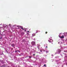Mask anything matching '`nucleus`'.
<instances>
[{
  "label": "nucleus",
  "mask_w": 67,
  "mask_h": 67,
  "mask_svg": "<svg viewBox=\"0 0 67 67\" xmlns=\"http://www.w3.org/2000/svg\"><path fill=\"white\" fill-rule=\"evenodd\" d=\"M31 44L32 45H35V42L34 41H32L31 42Z\"/></svg>",
  "instance_id": "obj_1"
},
{
  "label": "nucleus",
  "mask_w": 67,
  "mask_h": 67,
  "mask_svg": "<svg viewBox=\"0 0 67 67\" xmlns=\"http://www.w3.org/2000/svg\"><path fill=\"white\" fill-rule=\"evenodd\" d=\"M59 36L60 38H64V35H63L61 37H60Z\"/></svg>",
  "instance_id": "obj_2"
},
{
  "label": "nucleus",
  "mask_w": 67,
  "mask_h": 67,
  "mask_svg": "<svg viewBox=\"0 0 67 67\" xmlns=\"http://www.w3.org/2000/svg\"><path fill=\"white\" fill-rule=\"evenodd\" d=\"M32 36H35V34L34 33L32 34Z\"/></svg>",
  "instance_id": "obj_3"
},
{
  "label": "nucleus",
  "mask_w": 67,
  "mask_h": 67,
  "mask_svg": "<svg viewBox=\"0 0 67 67\" xmlns=\"http://www.w3.org/2000/svg\"><path fill=\"white\" fill-rule=\"evenodd\" d=\"M20 27L21 28V29L23 30H24V29H23V27L22 26H20Z\"/></svg>",
  "instance_id": "obj_4"
},
{
  "label": "nucleus",
  "mask_w": 67,
  "mask_h": 67,
  "mask_svg": "<svg viewBox=\"0 0 67 67\" xmlns=\"http://www.w3.org/2000/svg\"><path fill=\"white\" fill-rule=\"evenodd\" d=\"M12 46L13 47H14L15 46L14 44H11Z\"/></svg>",
  "instance_id": "obj_5"
},
{
  "label": "nucleus",
  "mask_w": 67,
  "mask_h": 67,
  "mask_svg": "<svg viewBox=\"0 0 67 67\" xmlns=\"http://www.w3.org/2000/svg\"><path fill=\"white\" fill-rule=\"evenodd\" d=\"M58 52L59 53H60V49H58Z\"/></svg>",
  "instance_id": "obj_6"
},
{
  "label": "nucleus",
  "mask_w": 67,
  "mask_h": 67,
  "mask_svg": "<svg viewBox=\"0 0 67 67\" xmlns=\"http://www.w3.org/2000/svg\"><path fill=\"white\" fill-rule=\"evenodd\" d=\"M43 66H45V67H46V64H44L43 65Z\"/></svg>",
  "instance_id": "obj_7"
},
{
  "label": "nucleus",
  "mask_w": 67,
  "mask_h": 67,
  "mask_svg": "<svg viewBox=\"0 0 67 67\" xmlns=\"http://www.w3.org/2000/svg\"><path fill=\"white\" fill-rule=\"evenodd\" d=\"M40 46H37V47L38 48H40V47H39Z\"/></svg>",
  "instance_id": "obj_8"
},
{
  "label": "nucleus",
  "mask_w": 67,
  "mask_h": 67,
  "mask_svg": "<svg viewBox=\"0 0 67 67\" xmlns=\"http://www.w3.org/2000/svg\"><path fill=\"white\" fill-rule=\"evenodd\" d=\"M1 39H2V37H0V40H1Z\"/></svg>",
  "instance_id": "obj_9"
},
{
  "label": "nucleus",
  "mask_w": 67,
  "mask_h": 67,
  "mask_svg": "<svg viewBox=\"0 0 67 67\" xmlns=\"http://www.w3.org/2000/svg\"><path fill=\"white\" fill-rule=\"evenodd\" d=\"M18 52V51H17V50H16L15 51V53H16V52Z\"/></svg>",
  "instance_id": "obj_10"
},
{
  "label": "nucleus",
  "mask_w": 67,
  "mask_h": 67,
  "mask_svg": "<svg viewBox=\"0 0 67 67\" xmlns=\"http://www.w3.org/2000/svg\"><path fill=\"white\" fill-rule=\"evenodd\" d=\"M45 33L46 34H47V32H46Z\"/></svg>",
  "instance_id": "obj_11"
},
{
  "label": "nucleus",
  "mask_w": 67,
  "mask_h": 67,
  "mask_svg": "<svg viewBox=\"0 0 67 67\" xmlns=\"http://www.w3.org/2000/svg\"><path fill=\"white\" fill-rule=\"evenodd\" d=\"M33 56H35V54H33Z\"/></svg>",
  "instance_id": "obj_12"
},
{
  "label": "nucleus",
  "mask_w": 67,
  "mask_h": 67,
  "mask_svg": "<svg viewBox=\"0 0 67 67\" xmlns=\"http://www.w3.org/2000/svg\"><path fill=\"white\" fill-rule=\"evenodd\" d=\"M17 51L18 52H20V51L19 50H17Z\"/></svg>",
  "instance_id": "obj_13"
},
{
  "label": "nucleus",
  "mask_w": 67,
  "mask_h": 67,
  "mask_svg": "<svg viewBox=\"0 0 67 67\" xmlns=\"http://www.w3.org/2000/svg\"><path fill=\"white\" fill-rule=\"evenodd\" d=\"M40 51L41 52H42V50H40Z\"/></svg>",
  "instance_id": "obj_14"
},
{
  "label": "nucleus",
  "mask_w": 67,
  "mask_h": 67,
  "mask_svg": "<svg viewBox=\"0 0 67 67\" xmlns=\"http://www.w3.org/2000/svg\"><path fill=\"white\" fill-rule=\"evenodd\" d=\"M29 57V58H31V56Z\"/></svg>",
  "instance_id": "obj_15"
},
{
  "label": "nucleus",
  "mask_w": 67,
  "mask_h": 67,
  "mask_svg": "<svg viewBox=\"0 0 67 67\" xmlns=\"http://www.w3.org/2000/svg\"><path fill=\"white\" fill-rule=\"evenodd\" d=\"M27 32L28 33H29V31H27Z\"/></svg>",
  "instance_id": "obj_16"
},
{
  "label": "nucleus",
  "mask_w": 67,
  "mask_h": 67,
  "mask_svg": "<svg viewBox=\"0 0 67 67\" xmlns=\"http://www.w3.org/2000/svg\"><path fill=\"white\" fill-rule=\"evenodd\" d=\"M49 42H50V43H51V42H51V41H49Z\"/></svg>",
  "instance_id": "obj_17"
},
{
  "label": "nucleus",
  "mask_w": 67,
  "mask_h": 67,
  "mask_svg": "<svg viewBox=\"0 0 67 67\" xmlns=\"http://www.w3.org/2000/svg\"><path fill=\"white\" fill-rule=\"evenodd\" d=\"M46 48H47V46H46Z\"/></svg>",
  "instance_id": "obj_18"
},
{
  "label": "nucleus",
  "mask_w": 67,
  "mask_h": 67,
  "mask_svg": "<svg viewBox=\"0 0 67 67\" xmlns=\"http://www.w3.org/2000/svg\"><path fill=\"white\" fill-rule=\"evenodd\" d=\"M13 49V48H12V50Z\"/></svg>",
  "instance_id": "obj_19"
},
{
  "label": "nucleus",
  "mask_w": 67,
  "mask_h": 67,
  "mask_svg": "<svg viewBox=\"0 0 67 67\" xmlns=\"http://www.w3.org/2000/svg\"><path fill=\"white\" fill-rule=\"evenodd\" d=\"M59 42H58V44H59Z\"/></svg>",
  "instance_id": "obj_20"
},
{
  "label": "nucleus",
  "mask_w": 67,
  "mask_h": 67,
  "mask_svg": "<svg viewBox=\"0 0 67 67\" xmlns=\"http://www.w3.org/2000/svg\"><path fill=\"white\" fill-rule=\"evenodd\" d=\"M25 31H26V30H25Z\"/></svg>",
  "instance_id": "obj_21"
},
{
  "label": "nucleus",
  "mask_w": 67,
  "mask_h": 67,
  "mask_svg": "<svg viewBox=\"0 0 67 67\" xmlns=\"http://www.w3.org/2000/svg\"><path fill=\"white\" fill-rule=\"evenodd\" d=\"M17 27H18V26H17Z\"/></svg>",
  "instance_id": "obj_22"
}]
</instances>
